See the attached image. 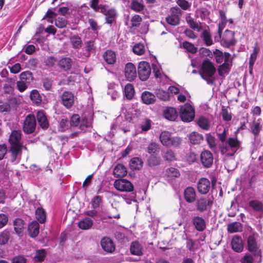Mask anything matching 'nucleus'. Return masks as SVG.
Here are the masks:
<instances>
[{
    "label": "nucleus",
    "instance_id": "32",
    "mask_svg": "<svg viewBox=\"0 0 263 263\" xmlns=\"http://www.w3.org/2000/svg\"><path fill=\"white\" fill-rule=\"evenodd\" d=\"M190 142L193 144H197L203 140L202 136L199 133L193 132L189 136Z\"/></svg>",
    "mask_w": 263,
    "mask_h": 263
},
{
    "label": "nucleus",
    "instance_id": "59",
    "mask_svg": "<svg viewBox=\"0 0 263 263\" xmlns=\"http://www.w3.org/2000/svg\"><path fill=\"white\" fill-rule=\"evenodd\" d=\"M253 254L249 253H246L241 258L240 261L241 263H253L254 258Z\"/></svg>",
    "mask_w": 263,
    "mask_h": 263
},
{
    "label": "nucleus",
    "instance_id": "39",
    "mask_svg": "<svg viewBox=\"0 0 263 263\" xmlns=\"http://www.w3.org/2000/svg\"><path fill=\"white\" fill-rule=\"evenodd\" d=\"M161 159L155 155H151L148 158L147 163L149 166L154 167L160 164Z\"/></svg>",
    "mask_w": 263,
    "mask_h": 263
},
{
    "label": "nucleus",
    "instance_id": "21",
    "mask_svg": "<svg viewBox=\"0 0 263 263\" xmlns=\"http://www.w3.org/2000/svg\"><path fill=\"white\" fill-rule=\"evenodd\" d=\"M184 198L189 203L193 202L196 199V192L192 187H187L184 192Z\"/></svg>",
    "mask_w": 263,
    "mask_h": 263
},
{
    "label": "nucleus",
    "instance_id": "62",
    "mask_svg": "<svg viewBox=\"0 0 263 263\" xmlns=\"http://www.w3.org/2000/svg\"><path fill=\"white\" fill-rule=\"evenodd\" d=\"M177 5L183 10H187L191 7V4L186 0H177Z\"/></svg>",
    "mask_w": 263,
    "mask_h": 263
},
{
    "label": "nucleus",
    "instance_id": "53",
    "mask_svg": "<svg viewBox=\"0 0 263 263\" xmlns=\"http://www.w3.org/2000/svg\"><path fill=\"white\" fill-rule=\"evenodd\" d=\"M131 8L136 12H140L143 10L144 5L137 0H132Z\"/></svg>",
    "mask_w": 263,
    "mask_h": 263
},
{
    "label": "nucleus",
    "instance_id": "28",
    "mask_svg": "<svg viewBox=\"0 0 263 263\" xmlns=\"http://www.w3.org/2000/svg\"><path fill=\"white\" fill-rule=\"evenodd\" d=\"M163 116L168 120L174 121L177 117V112L175 108L169 107L164 110Z\"/></svg>",
    "mask_w": 263,
    "mask_h": 263
},
{
    "label": "nucleus",
    "instance_id": "42",
    "mask_svg": "<svg viewBox=\"0 0 263 263\" xmlns=\"http://www.w3.org/2000/svg\"><path fill=\"white\" fill-rule=\"evenodd\" d=\"M241 230L242 226L239 222H232L228 226V231L232 233L240 232Z\"/></svg>",
    "mask_w": 263,
    "mask_h": 263
},
{
    "label": "nucleus",
    "instance_id": "52",
    "mask_svg": "<svg viewBox=\"0 0 263 263\" xmlns=\"http://www.w3.org/2000/svg\"><path fill=\"white\" fill-rule=\"evenodd\" d=\"M70 42L72 47L75 49H79L81 47L82 41L81 38L76 35H74L70 38Z\"/></svg>",
    "mask_w": 263,
    "mask_h": 263
},
{
    "label": "nucleus",
    "instance_id": "15",
    "mask_svg": "<svg viewBox=\"0 0 263 263\" xmlns=\"http://www.w3.org/2000/svg\"><path fill=\"white\" fill-rule=\"evenodd\" d=\"M211 187L210 181L205 178L200 179L197 183V189L201 194H206Z\"/></svg>",
    "mask_w": 263,
    "mask_h": 263
},
{
    "label": "nucleus",
    "instance_id": "54",
    "mask_svg": "<svg viewBox=\"0 0 263 263\" xmlns=\"http://www.w3.org/2000/svg\"><path fill=\"white\" fill-rule=\"evenodd\" d=\"M166 175L170 178H177L180 176L178 170L174 167H170L166 170Z\"/></svg>",
    "mask_w": 263,
    "mask_h": 263
},
{
    "label": "nucleus",
    "instance_id": "31",
    "mask_svg": "<svg viewBox=\"0 0 263 263\" xmlns=\"http://www.w3.org/2000/svg\"><path fill=\"white\" fill-rule=\"evenodd\" d=\"M201 36L206 46H209L213 44V41L208 28L203 30Z\"/></svg>",
    "mask_w": 263,
    "mask_h": 263
},
{
    "label": "nucleus",
    "instance_id": "22",
    "mask_svg": "<svg viewBox=\"0 0 263 263\" xmlns=\"http://www.w3.org/2000/svg\"><path fill=\"white\" fill-rule=\"evenodd\" d=\"M130 251L134 255L142 256L143 255V248L138 241H134L131 243Z\"/></svg>",
    "mask_w": 263,
    "mask_h": 263
},
{
    "label": "nucleus",
    "instance_id": "17",
    "mask_svg": "<svg viewBox=\"0 0 263 263\" xmlns=\"http://www.w3.org/2000/svg\"><path fill=\"white\" fill-rule=\"evenodd\" d=\"M232 249L238 253H240L243 249V243L241 237L235 235L231 241Z\"/></svg>",
    "mask_w": 263,
    "mask_h": 263
},
{
    "label": "nucleus",
    "instance_id": "46",
    "mask_svg": "<svg viewBox=\"0 0 263 263\" xmlns=\"http://www.w3.org/2000/svg\"><path fill=\"white\" fill-rule=\"evenodd\" d=\"M30 97L32 101L37 105L40 104L42 102V97L36 90L31 91Z\"/></svg>",
    "mask_w": 263,
    "mask_h": 263
},
{
    "label": "nucleus",
    "instance_id": "36",
    "mask_svg": "<svg viewBox=\"0 0 263 263\" xmlns=\"http://www.w3.org/2000/svg\"><path fill=\"white\" fill-rule=\"evenodd\" d=\"M105 15L106 22L108 24H111L115 21L117 16V11L115 9L107 10Z\"/></svg>",
    "mask_w": 263,
    "mask_h": 263
},
{
    "label": "nucleus",
    "instance_id": "33",
    "mask_svg": "<svg viewBox=\"0 0 263 263\" xmlns=\"http://www.w3.org/2000/svg\"><path fill=\"white\" fill-rule=\"evenodd\" d=\"M85 56L88 57L90 55L91 52H95L96 47L95 46V41L90 40L85 42Z\"/></svg>",
    "mask_w": 263,
    "mask_h": 263
},
{
    "label": "nucleus",
    "instance_id": "13",
    "mask_svg": "<svg viewBox=\"0 0 263 263\" xmlns=\"http://www.w3.org/2000/svg\"><path fill=\"white\" fill-rule=\"evenodd\" d=\"M124 75L129 81H133L137 77V70L135 65L132 63L126 64L124 68Z\"/></svg>",
    "mask_w": 263,
    "mask_h": 263
},
{
    "label": "nucleus",
    "instance_id": "9",
    "mask_svg": "<svg viewBox=\"0 0 263 263\" xmlns=\"http://www.w3.org/2000/svg\"><path fill=\"white\" fill-rule=\"evenodd\" d=\"M170 12V14L165 18L166 22L172 26L178 25L180 22V9L177 7H173Z\"/></svg>",
    "mask_w": 263,
    "mask_h": 263
},
{
    "label": "nucleus",
    "instance_id": "3",
    "mask_svg": "<svg viewBox=\"0 0 263 263\" xmlns=\"http://www.w3.org/2000/svg\"><path fill=\"white\" fill-rule=\"evenodd\" d=\"M216 72V69L213 63L208 60H204L202 64L200 71L201 77L205 80L208 84H213L214 79L213 76Z\"/></svg>",
    "mask_w": 263,
    "mask_h": 263
},
{
    "label": "nucleus",
    "instance_id": "27",
    "mask_svg": "<svg viewBox=\"0 0 263 263\" xmlns=\"http://www.w3.org/2000/svg\"><path fill=\"white\" fill-rule=\"evenodd\" d=\"M114 175L116 177H123L126 175V168L122 164H118L114 169Z\"/></svg>",
    "mask_w": 263,
    "mask_h": 263
},
{
    "label": "nucleus",
    "instance_id": "25",
    "mask_svg": "<svg viewBox=\"0 0 263 263\" xmlns=\"http://www.w3.org/2000/svg\"><path fill=\"white\" fill-rule=\"evenodd\" d=\"M141 99L143 102L145 104H153L156 101L155 96L153 93L147 91L142 92Z\"/></svg>",
    "mask_w": 263,
    "mask_h": 263
},
{
    "label": "nucleus",
    "instance_id": "5",
    "mask_svg": "<svg viewBox=\"0 0 263 263\" xmlns=\"http://www.w3.org/2000/svg\"><path fill=\"white\" fill-rule=\"evenodd\" d=\"M179 114L183 121L190 122L194 119L195 109L190 104L185 103L181 106Z\"/></svg>",
    "mask_w": 263,
    "mask_h": 263
},
{
    "label": "nucleus",
    "instance_id": "55",
    "mask_svg": "<svg viewBox=\"0 0 263 263\" xmlns=\"http://www.w3.org/2000/svg\"><path fill=\"white\" fill-rule=\"evenodd\" d=\"M67 24V20L63 17H58L55 20V25L59 28H63L66 26Z\"/></svg>",
    "mask_w": 263,
    "mask_h": 263
},
{
    "label": "nucleus",
    "instance_id": "7",
    "mask_svg": "<svg viewBox=\"0 0 263 263\" xmlns=\"http://www.w3.org/2000/svg\"><path fill=\"white\" fill-rule=\"evenodd\" d=\"M138 73L141 81H146L151 73V68L149 63L145 61L140 62L138 66Z\"/></svg>",
    "mask_w": 263,
    "mask_h": 263
},
{
    "label": "nucleus",
    "instance_id": "40",
    "mask_svg": "<svg viewBox=\"0 0 263 263\" xmlns=\"http://www.w3.org/2000/svg\"><path fill=\"white\" fill-rule=\"evenodd\" d=\"M196 14L197 17L202 20H206L209 18L210 11L206 8H200L196 10Z\"/></svg>",
    "mask_w": 263,
    "mask_h": 263
},
{
    "label": "nucleus",
    "instance_id": "34",
    "mask_svg": "<svg viewBox=\"0 0 263 263\" xmlns=\"http://www.w3.org/2000/svg\"><path fill=\"white\" fill-rule=\"evenodd\" d=\"M58 62L59 66L64 70L69 69L71 67V60L70 58H62Z\"/></svg>",
    "mask_w": 263,
    "mask_h": 263
},
{
    "label": "nucleus",
    "instance_id": "41",
    "mask_svg": "<svg viewBox=\"0 0 263 263\" xmlns=\"http://www.w3.org/2000/svg\"><path fill=\"white\" fill-rule=\"evenodd\" d=\"M36 218L40 223H44L46 219V212L42 208H38L35 211Z\"/></svg>",
    "mask_w": 263,
    "mask_h": 263
},
{
    "label": "nucleus",
    "instance_id": "1",
    "mask_svg": "<svg viewBox=\"0 0 263 263\" xmlns=\"http://www.w3.org/2000/svg\"><path fill=\"white\" fill-rule=\"evenodd\" d=\"M21 138L22 134L20 130H13L10 135L9 143L10 144V151L13 161L20 159L22 148L26 149V147L21 143Z\"/></svg>",
    "mask_w": 263,
    "mask_h": 263
},
{
    "label": "nucleus",
    "instance_id": "12",
    "mask_svg": "<svg viewBox=\"0 0 263 263\" xmlns=\"http://www.w3.org/2000/svg\"><path fill=\"white\" fill-rule=\"evenodd\" d=\"M200 161L205 168H210L213 163V154L208 150L203 151L200 154Z\"/></svg>",
    "mask_w": 263,
    "mask_h": 263
},
{
    "label": "nucleus",
    "instance_id": "6",
    "mask_svg": "<svg viewBox=\"0 0 263 263\" xmlns=\"http://www.w3.org/2000/svg\"><path fill=\"white\" fill-rule=\"evenodd\" d=\"M247 249L254 257L261 256L260 245L258 243L254 236H249L247 239Z\"/></svg>",
    "mask_w": 263,
    "mask_h": 263
},
{
    "label": "nucleus",
    "instance_id": "23",
    "mask_svg": "<svg viewBox=\"0 0 263 263\" xmlns=\"http://www.w3.org/2000/svg\"><path fill=\"white\" fill-rule=\"evenodd\" d=\"M193 222L196 229L198 231H203L205 229V222L202 217H194L193 218Z\"/></svg>",
    "mask_w": 263,
    "mask_h": 263
},
{
    "label": "nucleus",
    "instance_id": "49",
    "mask_svg": "<svg viewBox=\"0 0 263 263\" xmlns=\"http://www.w3.org/2000/svg\"><path fill=\"white\" fill-rule=\"evenodd\" d=\"M46 255L45 250L41 249L36 251V253L33 258L35 261L41 262L44 260Z\"/></svg>",
    "mask_w": 263,
    "mask_h": 263
},
{
    "label": "nucleus",
    "instance_id": "4",
    "mask_svg": "<svg viewBox=\"0 0 263 263\" xmlns=\"http://www.w3.org/2000/svg\"><path fill=\"white\" fill-rule=\"evenodd\" d=\"M159 139L162 144L167 147L179 146L182 141L181 139L179 137H172L171 133L167 131L162 132L160 135Z\"/></svg>",
    "mask_w": 263,
    "mask_h": 263
},
{
    "label": "nucleus",
    "instance_id": "11",
    "mask_svg": "<svg viewBox=\"0 0 263 263\" xmlns=\"http://www.w3.org/2000/svg\"><path fill=\"white\" fill-rule=\"evenodd\" d=\"M220 42L221 45L226 47L234 45L235 43L234 32L229 30H226L221 37Z\"/></svg>",
    "mask_w": 263,
    "mask_h": 263
},
{
    "label": "nucleus",
    "instance_id": "47",
    "mask_svg": "<svg viewBox=\"0 0 263 263\" xmlns=\"http://www.w3.org/2000/svg\"><path fill=\"white\" fill-rule=\"evenodd\" d=\"M156 96L158 98L162 101H168L170 100V95L168 92L162 89H158L156 91Z\"/></svg>",
    "mask_w": 263,
    "mask_h": 263
},
{
    "label": "nucleus",
    "instance_id": "8",
    "mask_svg": "<svg viewBox=\"0 0 263 263\" xmlns=\"http://www.w3.org/2000/svg\"><path fill=\"white\" fill-rule=\"evenodd\" d=\"M115 188L120 192H132L134 190L133 184L125 179H119L114 183Z\"/></svg>",
    "mask_w": 263,
    "mask_h": 263
},
{
    "label": "nucleus",
    "instance_id": "63",
    "mask_svg": "<svg viewBox=\"0 0 263 263\" xmlns=\"http://www.w3.org/2000/svg\"><path fill=\"white\" fill-rule=\"evenodd\" d=\"M141 21V17L139 15H135L131 19L132 26L138 27Z\"/></svg>",
    "mask_w": 263,
    "mask_h": 263
},
{
    "label": "nucleus",
    "instance_id": "44",
    "mask_svg": "<svg viewBox=\"0 0 263 263\" xmlns=\"http://www.w3.org/2000/svg\"><path fill=\"white\" fill-rule=\"evenodd\" d=\"M135 90L134 86L131 84H127L124 88V93L126 98L130 100L133 98L134 95Z\"/></svg>",
    "mask_w": 263,
    "mask_h": 263
},
{
    "label": "nucleus",
    "instance_id": "45",
    "mask_svg": "<svg viewBox=\"0 0 263 263\" xmlns=\"http://www.w3.org/2000/svg\"><path fill=\"white\" fill-rule=\"evenodd\" d=\"M20 80L25 83L30 84L33 80L32 73L28 71H24L21 73L20 76Z\"/></svg>",
    "mask_w": 263,
    "mask_h": 263
},
{
    "label": "nucleus",
    "instance_id": "30",
    "mask_svg": "<svg viewBox=\"0 0 263 263\" xmlns=\"http://www.w3.org/2000/svg\"><path fill=\"white\" fill-rule=\"evenodd\" d=\"M143 165V161L141 159L135 157L130 160L129 167L132 170H140Z\"/></svg>",
    "mask_w": 263,
    "mask_h": 263
},
{
    "label": "nucleus",
    "instance_id": "20",
    "mask_svg": "<svg viewBox=\"0 0 263 263\" xmlns=\"http://www.w3.org/2000/svg\"><path fill=\"white\" fill-rule=\"evenodd\" d=\"M40 226L37 222L34 221L31 222L28 227L29 235L32 238L36 237L39 233Z\"/></svg>",
    "mask_w": 263,
    "mask_h": 263
},
{
    "label": "nucleus",
    "instance_id": "14",
    "mask_svg": "<svg viewBox=\"0 0 263 263\" xmlns=\"http://www.w3.org/2000/svg\"><path fill=\"white\" fill-rule=\"evenodd\" d=\"M100 243L102 249L106 252L112 253L115 250L114 242L109 237H103L101 239Z\"/></svg>",
    "mask_w": 263,
    "mask_h": 263
},
{
    "label": "nucleus",
    "instance_id": "61",
    "mask_svg": "<svg viewBox=\"0 0 263 263\" xmlns=\"http://www.w3.org/2000/svg\"><path fill=\"white\" fill-rule=\"evenodd\" d=\"M119 210L117 208L112 206V209L110 211L108 215L109 218L119 219L120 217V213L118 212Z\"/></svg>",
    "mask_w": 263,
    "mask_h": 263
},
{
    "label": "nucleus",
    "instance_id": "48",
    "mask_svg": "<svg viewBox=\"0 0 263 263\" xmlns=\"http://www.w3.org/2000/svg\"><path fill=\"white\" fill-rule=\"evenodd\" d=\"M163 158L165 160L171 162L176 160V156L175 153L171 149H167L162 155Z\"/></svg>",
    "mask_w": 263,
    "mask_h": 263
},
{
    "label": "nucleus",
    "instance_id": "35",
    "mask_svg": "<svg viewBox=\"0 0 263 263\" xmlns=\"http://www.w3.org/2000/svg\"><path fill=\"white\" fill-rule=\"evenodd\" d=\"M249 206L254 211L258 212H263V203L258 200H251L249 203Z\"/></svg>",
    "mask_w": 263,
    "mask_h": 263
},
{
    "label": "nucleus",
    "instance_id": "24",
    "mask_svg": "<svg viewBox=\"0 0 263 263\" xmlns=\"http://www.w3.org/2000/svg\"><path fill=\"white\" fill-rule=\"evenodd\" d=\"M103 59L107 64L113 65L116 61V53L112 50H108L104 53Z\"/></svg>",
    "mask_w": 263,
    "mask_h": 263
},
{
    "label": "nucleus",
    "instance_id": "18",
    "mask_svg": "<svg viewBox=\"0 0 263 263\" xmlns=\"http://www.w3.org/2000/svg\"><path fill=\"white\" fill-rule=\"evenodd\" d=\"M213 201L210 199L201 198L196 201L197 209L200 212H203L206 210L208 206H211Z\"/></svg>",
    "mask_w": 263,
    "mask_h": 263
},
{
    "label": "nucleus",
    "instance_id": "50",
    "mask_svg": "<svg viewBox=\"0 0 263 263\" xmlns=\"http://www.w3.org/2000/svg\"><path fill=\"white\" fill-rule=\"evenodd\" d=\"M259 49L258 47H254L253 49V52L251 54L250 61H249V67L250 71L252 69L253 66L254 64L255 61L256 59L257 55L259 52Z\"/></svg>",
    "mask_w": 263,
    "mask_h": 263
},
{
    "label": "nucleus",
    "instance_id": "10",
    "mask_svg": "<svg viewBox=\"0 0 263 263\" xmlns=\"http://www.w3.org/2000/svg\"><path fill=\"white\" fill-rule=\"evenodd\" d=\"M36 127V120L34 115H28L23 124V130L27 134L32 133Z\"/></svg>",
    "mask_w": 263,
    "mask_h": 263
},
{
    "label": "nucleus",
    "instance_id": "64",
    "mask_svg": "<svg viewBox=\"0 0 263 263\" xmlns=\"http://www.w3.org/2000/svg\"><path fill=\"white\" fill-rule=\"evenodd\" d=\"M29 85V84L21 80H19L16 82L17 87L20 92L24 91L27 89Z\"/></svg>",
    "mask_w": 263,
    "mask_h": 263
},
{
    "label": "nucleus",
    "instance_id": "19",
    "mask_svg": "<svg viewBox=\"0 0 263 263\" xmlns=\"http://www.w3.org/2000/svg\"><path fill=\"white\" fill-rule=\"evenodd\" d=\"M13 223L15 233L18 235H21L25 228V223L24 221L21 218H17L13 220Z\"/></svg>",
    "mask_w": 263,
    "mask_h": 263
},
{
    "label": "nucleus",
    "instance_id": "58",
    "mask_svg": "<svg viewBox=\"0 0 263 263\" xmlns=\"http://www.w3.org/2000/svg\"><path fill=\"white\" fill-rule=\"evenodd\" d=\"M182 46L187 51L192 53H196L197 51V48L191 43L184 42L183 43Z\"/></svg>",
    "mask_w": 263,
    "mask_h": 263
},
{
    "label": "nucleus",
    "instance_id": "29",
    "mask_svg": "<svg viewBox=\"0 0 263 263\" xmlns=\"http://www.w3.org/2000/svg\"><path fill=\"white\" fill-rule=\"evenodd\" d=\"M93 223V220L90 218L86 217L82 219L78 223L79 228L82 230H88L91 228Z\"/></svg>",
    "mask_w": 263,
    "mask_h": 263
},
{
    "label": "nucleus",
    "instance_id": "26",
    "mask_svg": "<svg viewBox=\"0 0 263 263\" xmlns=\"http://www.w3.org/2000/svg\"><path fill=\"white\" fill-rule=\"evenodd\" d=\"M36 117L39 124L41 127L47 128L48 127V122L43 111H39L37 112Z\"/></svg>",
    "mask_w": 263,
    "mask_h": 263
},
{
    "label": "nucleus",
    "instance_id": "16",
    "mask_svg": "<svg viewBox=\"0 0 263 263\" xmlns=\"http://www.w3.org/2000/svg\"><path fill=\"white\" fill-rule=\"evenodd\" d=\"M62 104L67 108H70L74 103V96L70 91H65L61 97Z\"/></svg>",
    "mask_w": 263,
    "mask_h": 263
},
{
    "label": "nucleus",
    "instance_id": "56",
    "mask_svg": "<svg viewBox=\"0 0 263 263\" xmlns=\"http://www.w3.org/2000/svg\"><path fill=\"white\" fill-rule=\"evenodd\" d=\"M133 52L138 54L142 55L144 53L145 48L143 44L141 43L136 44L133 48Z\"/></svg>",
    "mask_w": 263,
    "mask_h": 263
},
{
    "label": "nucleus",
    "instance_id": "2",
    "mask_svg": "<svg viewBox=\"0 0 263 263\" xmlns=\"http://www.w3.org/2000/svg\"><path fill=\"white\" fill-rule=\"evenodd\" d=\"M240 147V142L235 138H229L220 147L221 154L225 157L233 156Z\"/></svg>",
    "mask_w": 263,
    "mask_h": 263
},
{
    "label": "nucleus",
    "instance_id": "43",
    "mask_svg": "<svg viewBox=\"0 0 263 263\" xmlns=\"http://www.w3.org/2000/svg\"><path fill=\"white\" fill-rule=\"evenodd\" d=\"M160 149L159 145L154 142H152L149 144L147 147V152L151 155H155L159 153Z\"/></svg>",
    "mask_w": 263,
    "mask_h": 263
},
{
    "label": "nucleus",
    "instance_id": "37",
    "mask_svg": "<svg viewBox=\"0 0 263 263\" xmlns=\"http://www.w3.org/2000/svg\"><path fill=\"white\" fill-rule=\"evenodd\" d=\"M185 19L188 25L193 29L195 30L198 32L201 30L202 27L200 25V24H198V23L194 21V19L190 15L187 16Z\"/></svg>",
    "mask_w": 263,
    "mask_h": 263
},
{
    "label": "nucleus",
    "instance_id": "38",
    "mask_svg": "<svg viewBox=\"0 0 263 263\" xmlns=\"http://www.w3.org/2000/svg\"><path fill=\"white\" fill-rule=\"evenodd\" d=\"M198 126L203 129L208 130L210 127L209 120L204 117H200L197 121Z\"/></svg>",
    "mask_w": 263,
    "mask_h": 263
},
{
    "label": "nucleus",
    "instance_id": "51",
    "mask_svg": "<svg viewBox=\"0 0 263 263\" xmlns=\"http://www.w3.org/2000/svg\"><path fill=\"white\" fill-rule=\"evenodd\" d=\"M261 128V126H260V123L254 121L250 123L251 130L255 136L258 135Z\"/></svg>",
    "mask_w": 263,
    "mask_h": 263
},
{
    "label": "nucleus",
    "instance_id": "57",
    "mask_svg": "<svg viewBox=\"0 0 263 263\" xmlns=\"http://www.w3.org/2000/svg\"><path fill=\"white\" fill-rule=\"evenodd\" d=\"M9 232L6 231L2 232L0 234V245H4L7 243L9 239Z\"/></svg>",
    "mask_w": 263,
    "mask_h": 263
},
{
    "label": "nucleus",
    "instance_id": "60",
    "mask_svg": "<svg viewBox=\"0 0 263 263\" xmlns=\"http://www.w3.org/2000/svg\"><path fill=\"white\" fill-rule=\"evenodd\" d=\"M142 132H147L151 127V121L149 119H145L140 125Z\"/></svg>",
    "mask_w": 263,
    "mask_h": 263
}]
</instances>
